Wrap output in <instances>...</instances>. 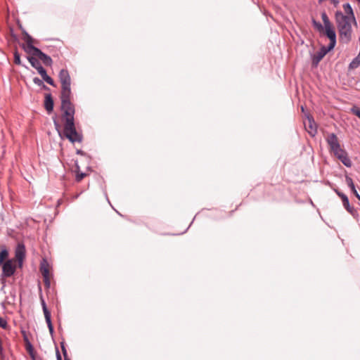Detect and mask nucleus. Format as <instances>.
I'll use <instances>...</instances> for the list:
<instances>
[{"label":"nucleus","mask_w":360,"mask_h":360,"mask_svg":"<svg viewBox=\"0 0 360 360\" xmlns=\"http://www.w3.org/2000/svg\"><path fill=\"white\" fill-rule=\"evenodd\" d=\"M63 112V118L65 120L63 135L72 143L82 142V135L78 133L75 125V106L61 108Z\"/></svg>","instance_id":"nucleus-1"},{"label":"nucleus","mask_w":360,"mask_h":360,"mask_svg":"<svg viewBox=\"0 0 360 360\" xmlns=\"http://www.w3.org/2000/svg\"><path fill=\"white\" fill-rule=\"evenodd\" d=\"M335 20L337 25L340 41L342 44H347L352 38V24L356 25V18H349L343 15V12L337 11L335 13Z\"/></svg>","instance_id":"nucleus-2"},{"label":"nucleus","mask_w":360,"mask_h":360,"mask_svg":"<svg viewBox=\"0 0 360 360\" xmlns=\"http://www.w3.org/2000/svg\"><path fill=\"white\" fill-rule=\"evenodd\" d=\"M321 19L323 25L314 18L311 20L312 25L320 34H325L329 39L330 43L328 46H330L331 48H334L336 45L337 36L333 25L330 21L326 12L321 13Z\"/></svg>","instance_id":"nucleus-3"},{"label":"nucleus","mask_w":360,"mask_h":360,"mask_svg":"<svg viewBox=\"0 0 360 360\" xmlns=\"http://www.w3.org/2000/svg\"><path fill=\"white\" fill-rule=\"evenodd\" d=\"M58 77L61 83V108L74 105L70 101L71 79L68 70L62 69L59 72Z\"/></svg>","instance_id":"nucleus-4"},{"label":"nucleus","mask_w":360,"mask_h":360,"mask_svg":"<svg viewBox=\"0 0 360 360\" xmlns=\"http://www.w3.org/2000/svg\"><path fill=\"white\" fill-rule=\"evenodd\" d=\"M334 48H331L330 46H323L319 51L314 54L311 57V63L313 67H316L319 62L323 59V58L332 49Z\"/></svg>","instance_id":"nucleus-5"},{"label":"nucleus","mask_w":360,"mask_h":360,"mask_svg":"<svg viewBox=\"0 0 360 360\" xmlns=\"http://www.w3.org/2000/svg\"><path fill=\"white\" fill-rule=\"evenodd\" d=\"M23 39L25 44H22L20 46L28 55H31L33 52H34V49H38L33 45V38L26 32H25Z\"/></svg>","instance_id":"nucleus-6"},{"label":"nucleus","mask_w":360,"mask_h":360,"mask_svg":"<svg viewBox=\"0 0 360 360\" xmlns=\"http://www.w3.org/2000/svg\"><path fill=\"white\" fill-rule=\"evenodd\" d=\"M305 115L307 121L304 122V127L311 136H314L317 133V125L310 114L308 113Z\"/></svg>","instance_id":"nucleus-7"},{"label":"nucleus","mask_w":360,"mask_h":360,"mask_svg":"<svg viewBox=\"0 0 360 360\" xmlns=\"http://www.w3.org/2000/svg\"><path fill=\"white\" fill-rule=\"evenodd\" d=\"M1 266L2 267V276L6 278L12 276L16 269V266L13 264L11 259L6 260Z\"/></svg>","instance_id":"nucleus-8"},{"label":"nucleus","mask_w":360,"mask_h":360,"mask_svg":"<svg viewBox=\"0 0 360 360\" xmlns=\"http://www.w3.org/2000/svg\"><path fill=\"white\" fill-rule=\"evenodd\" d=\"M25 246L22 243H19L15 250V257L18 261L19 266H21L25 257Z\"/></svg>","instance_id":"nucleus-9"},{"label":"nucleus","mask_w":360,"mask_h":360,"mask_svg":"<svg viewBox=\"0 0 360 360\" xmlns=\"http://www.w3.org/2000/svg\"><path fill=\"white\" fill-rule=\"evenodd\" d=\"M326 141L331 153L341 147L338 138L334 133L328 134L326 139Z\"/></svg>","instance_id":"nucleus-10"},{"label":"nucleus","mask_w":360,"mask_h":360,"mask_svg":"<svg viewBox=\"0 0 360 360\" xmlns=\"http://www.w3.org/2000/svg\"><path fill=\"white\" fill-rule=\"evenodd\" d=\"M326 141L331 153L341 147L338 138L334 133L328 134L326 139Z\"/></svg>","instance_id":"nucleus-11"},{"label":"nucleus","mask_w":360,"mask_h":360,"mask_svg":"<svg viewBox=\"0 0 360 360\" xmlns=\"http://www.w3.org/2000/svg\"><path fill=\"white\" fill-rule=\"evenodd\" d=\"M31 55L38 57L46 66H51L53 64L52 58L47 54L42 52L39 49H34V52Z\"/></svg>","instance_id":"nucleus-12"},{"label":"nucleus","mask_w":360,"mask_h":360,"mask_svg":"<svg viewBox=\"0 0 360 360\" xmlns=\"http://www.w3.org/2000/svg\"><path fill=\"white\" fill-rule=\"evenodd\" d=\"M9 345V340L5 334H0V360H5V347Z\"/></svg>","instance_id":"nucleus-13"},{"label":"nucleus","mask_w":360,"mask_h":360,"mask_svg":"<svg viewBox=\"0 0 360 360\" xmlns=\"http://www.w3.org/2000/svg\"><path fill=\"white\" fill-rule=\"evenodd\" d=\"M37 70L38 73L41 75L44 81H45L47 84H50L52 86H56L53 79L47 75L46 70L42 67V65L41 67H39V68H37Z\"/></svg>","instance_id":"nucleus-14"},{"label":"nucleus","mask_w":360,"mask_h":360,"mask_svg":"<svg viewBox=\"0 0 360 360\" xmlns=\"http://www.w3.org/2000/svg\"><path fill=\"white\" fill-rule=\"evenodd\" d=\"M44 108L48 112H51L53 110V100L51 94L45 95Z\"/></svg>","instance_id":"nucleus-15"},{"label":"nucleus","mask_w":360,"mask_h":360,"mask_svg":"<svg viewBox=\"0 0 360 360\" xmlns=\"http://www.w3.org/2000/svg\"><path fill=\"white\" fill-rule=\"evenodd\" d=\"M342 8L344 10L343 15L347 16L349 18H356L353 8L349 3H345L342 5Z\"/></svg>","instance_id":"nucleus-16"},{"label":"nucleus","mask_w":360,"mask_h":360,"mask_svg":"<svg viewBox=\"0 0 360 360\" xmlns=\"http://www.w3.org/2000/svg\"><path fill=\"white\" fill-rule=\"evenodd\" d=\"M345 181H346L348 187L350 188L353 194L360 200V195L359 194V193L357 192V191L355 188V186H354L352 179L349 176H346Z\"/></svg>","instance_id":"nucleus-17"},{"label":"nucleus","mask_w":360,"mask_h":360,"mask_svg":"<svg viewBox=\"0 0 360 360\" xmlns=\"http://www.w3.org/2000/svg\"><path fill=\"white\" fill-rule=\"evenodd\" d=\"M337 158L347 167H352V162L350 158H349L347 152L342 154V155H339V157H338Z\"/></svg>","instance_id":"nucleus-18"},{"label":"nucleus","mask_w":360,"mask_h":360,"mask_svg":"<svg viewBox=\"0 0 360 360\" xmlns=\"http://www.w3.org/2000/svg\"><path fill=\"white\" fill-rule=\"evenodd\" d=\"M39 290H40L39 298H40V302H41V304L42 307L43 312L44 314V317L46 318L48 316H51V312L49 311V310L48 309V308L46 307V304L44 299L41 288H39Z\"/></svg>","instance_id":"nucleus-19"},{"label":"nucleus","mask_w":360,"mask_h":360,"mask_svg":"<svg viewBox=\"0 0 360 360\" xmlns=\"http://www.w3.org/2000/svg\"><path fill=\"white\" fill-rule=\"evenodd\" d=\"M334 191L341 198L343 207H348L349 205V201L348 197L345 193H343L342 192L339 191L338 189H334Z\"/></svg>","instance_id":"nucleus-20"},{"label":"nucleus","mask_w":360,"mask_h":360,"mask_svg":"<svg viewBox=\"0 0 360 360\" xmlns=\"http://www.w3.org/2000/svg\"><path fill=\"white\" fill-rule=\"evenodd\" d=\"M35 57L36 56L33 55H29L27 56V59L30 63L32 67L37 70V68H39V67H41V65Z\"/></svg>","instance_id":"nucleus-21"},{"label":"nucleus","mask_w":360,"mask_h":360,"mask_svg":"<svg viewBox=\"0 0 360 360\" xmlns=\"http://www.w3.org/2000/svg\"><path fill=\"white\" fill-rule=\"evenodd\" d=\"M8 257V251L6 247H2L0 252V266L5 262L4 260Z\"/></svg>","instance_id":"nucleus-22"},{"label":"nucleus","mask_w":360,"mask_h":360,"mask_svg":"<svg viewBox=\"0 0 360 360\" xmlns=\"http://www.w3.org/2000/svg\"><path fill=\"white\" fill-rule=\"evenodd\" d=\"M360 65V52L357 55L356 57H355L352 61L349 63V68L352 69H354L358 68Z\"/></svg>","instance_id":"nucleus-23"},{"label":"nucleus","mask_w":360,"mask_h":360,"mask_svg":"<svg viewBox=\"0 0 360 360\" xmlns=\"http://www.w3.org/2000/svg\"><path fill=\"white\" fill-rule=\"evenodd\" d=\"M25 340L27 342V343H26L27 350L29 354L30 355V356L32 357V359L33 360H34V354L33 347H32V344L30 343V342L27 340V338L26 337H25Z\"/></svg>","instance_id":"nucleus-24"},{"label":"nucleus","mask_w":360,"mask_h":360,"mask_svg":"<svg viewBox=\"0 0 360 360\" xmlns=\"http://www.w3.org/2000/svg\"><path fill=\"white\" fill-rule=\"evenodd\" d=\"M77 170L76 171L75 180L77 182H80L86 176V174L79 171V167L77 166Z\"/></svg>","instance_id":"nucleus-25"},{"label":"nucleus","mask_w":360,"mask_h":360,"mask_svg":"<svg viewBox=\"0 0 360 360\" xmlns=\"http://www.w3.org/2000/svg\"><path fill=\"white\" fill-rule=\"evenodd\" d=\"M40 271L44 277H49V270L47 266H46L44 263L41 264Z\"/></svg>","instance_id":"nucleus-26"},{"label":"nucleus","mask_w":360,"mask_h":360,"mask_svg":"<svg viewBox=\"0 0 360 360\" xmlns=\"http://www.w3.org/2000/svg\"><path fill=\"white\" fill-rule=\"evenodd\" d=\"M45 319H46V322L47 323V326L49 328V332H50L51 335H53V324L51 322V316H48V317L45 318Z\"/></svg>","instance_id":"nucleus-27"},{"label":"nucleus","mask_w":360,"mask_h":360,"mask_svg":"<svg viewBox=\"0 0 360 360\" xmlns=\"http://www.w3.org/2000/svg\"><path fill=\"white\" fill-rule=\"evenodd\" d=\"M13 56H14V63L16 65H21L20 55L17 50H15L14 51Z\"/></svg>","instance_id":"nucleus-28"},{"label":"nucleus","mask_w":360,"mask_h":360,"mask_svg":"<svg viewBox=\"0 0 360 360\" xmlns=\"http://www.w3.org/2000/svg\"><path fill=\"white\" fill-rule=\"evenodd\" d=\"M0 327L3 329L7 330L9 328L7 321L0 316Z\"/></svg>","instance_id":"nucleus-29"},{"label":"nucleus","mask_w":360,"mask_h":360,"mask_svg":"<svg viewBox=\"0 0 360 360\" xmlns=\"http://www.w3.org/2000/svg\"><path fill=\"white\" fill-rule=\"evenodd\" d=\"M347 151L342 148L341 147L338 149H336L334 151H333L332 153H333V155L338 158L339 157V155H342V154H344L345 153H346Z\"/></svg>","instance_id":"nucleus-30"},{"label":"nucleus","mask_w":360,"mask_h":360,"mask_svg":"<svg viewBox=\"0 0 360 360\" xmlns=\"http://www.w3.org/2000/svg\"><path fill=\"white\" fill-rule=\"evenodd\" d=\"M345 209L353 217L357 215V211L353 207L350 206V204L349 205L348 207H345Z\"/></svg>","instance_id":"nucleus-31"},{"label":"nucleus","mask_w":360,"mask_h":360,"mask_svg":"<svg viewBox=\"0 0 360 360\" xmlns=\"http://www.w3.org/2000/svg\"><path fill=\"white\" fill-rule=\"evenodd\" d=\"M351 112L360 119V108L359 107L354 106L351 108Z\"/></svg>","instance_id":"nucleus-32"},{"label":"nucleus","mask_w":360,"mask_h":360,"mask_svg":"<svg viewBox=\"0 0 360 360\" xmlns=\"http://www.w3.org/2000/svg\"><path fill=\"white\" fill-rule=\"evenodd\" d=\"M61 345V349H62V352H63V354L64 356V359L65 360H70L68 357V352H67V350L65 349V344L63 342H62L60 343Z\"/></svg>","instance_id":"nucleus-33"},{"label":"nucleus","mask_w":360,"mask_h":360,"mask_svg":"<svg viewBox=\"0 0 360 360\" xmlns=\"http://www.w3.org/2000/svg\"><path fill=\"white\" fill-rule=\"evenodd\" d=\"M33 82L39 86H41V85H43V83H44L43 81L41 79H40L39 77H34L33 79Z\"/></svg>","instance_id":"nucleus-34"},{"label":"nucleus","mask_w":360,"mask_h":360,"mask_svg":"<svg viewBox=\"0 0 360 360\" xmlns=\"http://www.w3.org/2000/svg\"><path fill=\"white\" fill-rule=\"evenodd\" d=\"M53 123H54L56 129L58 131L59 134L61 135L60 134V125L59 122L57 121L56 119H53Z\"/></svg>","instance_id":"nucleus-35"},{"label":"nucleus","mask_w":360,"mask_h":360,"mask_svg":"<svg viewBox=\"0 0 360 360\" xmlns=\"http://www.w3.org/2000/svg\"><path fill=\"white\" fill-rule=\"evenodd\" d=\"M44 281L45 285H46L47 288H49V287H50V285H51V282H50V280H49V277H44Z\"/></svg>","instance_id":"nucleus-36"},{"label":"nucleus","mask_w":360,"mask_h":360,"mask_svg":"<svg viewBox=\"0 0 360 360\" xmlns=\"http://www.w3.org/2000/svg\"><path fill=\"white\" fill-rule=\"evenodd\" d=\"M56 359H57V360H62L61 355L57 348H56Z\"/></svg>","instance_id":"nucleus-37"},{"label":"nucleus","mask_w":360,"mask_h":360,"mask_svg":"<svg viewBox=\"0 0 360 360\" xmlns=\"http://www.w3.org/2000/svg\"><path fill=\"white\" fill-rule=\"evenodd\" d=\"M331 2L334 4L335 6H337L338 4H339L338 0H331Z\"/></svg>","instance_id":"nucleus-38"},{"label":"nucleus","mask_w":360,"mask_h":360,"mask_svg":"<svg viewBox=\"0 0 360 360\" xmlns=\"http://www.w3.org/2000/svg\"><path fill=\"white\" fill-rule=\"evenodd\" d=\"M41 86L45 90H49V88L47 86H46L44 83L43 85H41Z\"/></svg>","instance_id":"nucleus-39"},{"label":"nucleus","mask_w":360,"mask_h":360,"mask_svg":"<svg viewBox=\"0 0 360 360\" xmlns=\"http://www.w3.org/2000/svg\"><path fill=\"white\" fill-rule=\"evenodd\" d=\"M301 109H302V112H304V107H303V106H302V107H301Z\"/></svg>","instance_id":"nucleus-40"},{"label":"nucleus","mask_w":360,"mask_h":360,"mask_svg":"<svg viewBox=\"0 0 360 360\" xmlns=\"http://www.w3.org/2000/svg\"><path fill=\"white\" fill-rule=\"evenodd\" d=\"M77 153L79 154V153H82V152L80 150H78Z\"/></svg>","instance_id":"nucleus-41"},{"label":"nucleus","mask_w":360,"mask_h":360,"mask_svg":"<svg viewBox=\"0 0 360 360\" xmlns=\"http://www.w3.org/2000/svg\"><path fill=\"white\" fill-rule=\"evenodd\" d=\"M357 1H359L360 3V0H356Z\"/></svg>","instance_id":"nucleus-42"}]
</instances>
